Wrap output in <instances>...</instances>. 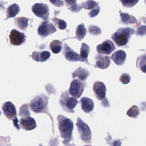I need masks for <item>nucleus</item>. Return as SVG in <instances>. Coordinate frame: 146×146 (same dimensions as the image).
I'll return each instance as SVG.
<instances>
[{
    "label": "nucleus",
    "mask_w": 146,
    "mask_h": 146,
    "mask_svg": "<svg viewBox=\"0 0 146 146\" xmlns=\"http://www.w3.org/2000/svg\"><path fill=\"white\" fill-rule=\"evenodd\" d=\"M100 8L99 7H97L96 9H94L92 10L90 13V16L92 17H94L97 15L100 11Z\"/></svg>",
    "instance_id": "obj_33"
},
{
    "label": "nucleus",
    "mask_w": 146,
    "mask_h": 146,
    "mask_svg": "<svg viewBox=\"0 0 146 146\" xmlns=\"http://www.w3.org/2000/svg\"><path fill=\"white\" fill-rule=\"evenodd\" d=\"M85 7L88 9H92L97 6V4L95 1L90 0L87 1L85 4Z\"/></svg>",
    "instance_id": "obj_27"
},
{
    "label": "nucleus",
    "mask_w": 146,
    "mask_h": 146,
    "mask_svg": "<svg viewBox=\"0 0 146 146\" xmlns=\"http://www.w3.org/2000/svg\"><path fill=\"white\" fill-rule=\"evenodd\" d=\"M65 56L68 60L76 61L80 59V55L73 51H69L66 53Z\"/></svg>",
    "instance_id": "obj_18"
},
{
    "label": "nucleus",
    "mask_w": 146,
    "mask_h": 146,
    "mask_svg": "<svg viewBox=\"0 0 146 146\" xmlns=\"http://www.w3.org/2000/svg\"><path fill=\"white\" fill-rule=\"evenodd\" d=\"M123 5L125 7H131L134 5L133 4H136L139 0H119Z\"/></svg>",
    "instance_id": "obj_25"
},
{
    "label": "nucleus",
    "mask_w": 146,
    "mask_h": 146,
    "mask_svg": "<svg viewBox=\"0 0 146 146\" xmlns=\"http://www.w3.org/2000/svg\"><path fill=\"white\" fill-rule=\"evenodd\" d=\"M102 103L103 105L105 106H109L108 102L106 99L103 100Z\"/></svg>",
    "instance_id": "obj_38"
},
{
    "label": "nucleus",
    "mask_w": 146,
    "mask_h": 146,
    "mask_svg": "<svg viewBox=\"0 0 146 146\" xmlns=\"http://www.w3.org/2000/svg\"><path fill=\"white\" fill-rule=\"evenodd\" d=\"M120 79L121 82L124 84L128 83L130 80L129 76L126 74H123L121 77Z\"/></svg>",
    "instance_id": "obj_28"
},
{
    "label": "nucleus",
    "mask_w": 146,
    "mask_h": 146,
    "mask_svg": "<svg viewBox=\"0 0 146 146\" xmlns=\"http://www.w3.org/2000/svg\"><path fill=\"white\" fill-rule=\"evenodd\" d=\"M86 32V29L82 24L78 26L76 31V35L79 39H82L84 37Z\"/></svg>",
    "instance_id": "obj_17"
},
{
    "label": "nucleus",
    "mask_w": 146,
    "mask_h": 146,
    "mask_svg": "<svg viewBox=\"0 0 146 146\" xmlns=\"http://www.w3.org/2000/svg\"><path fill=\"white\" fill-rule=\"evenodd\" d=\"M141 110L144 111L146 110V102H143L141 104Z\"/></svg>",
    "instance_id": "obj_37"
},
{
    "label": "nucleus",
    "mask_w": 146,
    "mask_h": 146,
    "mask_svg": "<svg viewBox=\"0 0 146 146\" xmlns=\"http://www.w3.org/2000/svg\"><path fill=\"white\" fill-rule=\"evenodd\" d=\"M21 125L27 130H30L35 129L36 126L35 119L29 117L24 118H23L20 120Z\"/></svg>",
    "instance_id": "obj_8"
},
{
    "label": "nucleus",
    "mask_w": 146,
    "mask_h": 146,
    "mask_svg": "<svg viewBox=\"0 0 146 146\" xmlns=\"http://www.w3.org/2000/svg\"><path fill=\"white\" fill-rule=\"evenodd\" d=\"M77 80H75L72 82L69 89V92L72 96H78V97L79 98L81 96V94L78 95L79 93V84L77 82Z\"/></svg>",
    "instance_id": "obj_16"
},
{
    "label": "nucleus",
    "mask_w": 146,
    "mask_h": 146,
    "mask_svg": "<svg viewBox=\"0 0 146 146\" xmlns=\"http://www.w3.org/2000/svg\"><path fill=\"white\" fill-rule=\"evenodd\" d=\"M121 20L123 22L127 23L130 19V16L127 14L122 13L120 14Z\"/></svg>",
    "instance_id": "obj_30"
},
{
    "label": "nucleus",
    "mask_w": 146,
    "mask_h": 146,
    "mask_svg": "<svg viewBox=\"0 0 146 146\" xmlns=\"http://www.w3.org/2000/svg\"><path fill=\"white\" fill-rule=\"evenodd\" d=\"M142 70L143 72L146 73V64L144 65L142 67Z\"/></svg>",
    "instance_id": "obj_41"
},
{
    "label": "nucleus",
    "mask_w": 146,
    "mask_h": 146,
    "mask_svg": "<svg viewBox=\"0 0 146 146\" xmlns=\"http://www.w3.org/2000/svg\"><path fill=\"white\" fill-rule=\"evenodd\" d=\"M33 12L37 17H42L47 12L46 8L40 3H36L32 7Z\"/></svg>",
    "instance_id": "obj_11"
},
{
    "label": "nucleus",
    "mask_w": 146,
    "mask_h": 146,
    "mask_svg": "<svg viewBox=\"0 0 146 146\" xmlns=\"http://www.w3.org/2000/svg\"><path fill=\"white\" fill-rule=\"evenodd\" d=\"M114 50L113 47L106 42L98 45L97 47V51L100 54H110Z\"/></svg>",
    "instance_id": "obj_9"
},
{
    "label": "nucleus",
    "mask_w": 146,
    "mask_h": 146,
    "mask_svg": "<svg viewBox=\"0 0 146 146\" xmlns=\"http://www.w3.org/2000/svg\"><path fill=\"white\" fill-rule=\"evenodd\" d=\"M139 112L138 107L136 106H134L127 111V114L129 116L135 117L138 115Z\"/></svg>",
    "instance_id": "obj_23"
},
{
    "label": "nucleus",
    "mask_w": 146,
    "mask_h": 146,
    "mask_svg": "<svg viewBox=\"0 0 146 146\" xmlns=\"http://www.w3.org/2000/svg\"><path fill=\"white\" fill-rule=\"evenodd\" d=\"M17 23L20 27L23 28L27 26L28 21L26 18L23 17L18 19Z\"/></svg>",
    "instance_id": "obj_26"
},
{
    "label": "nucleus",
    "mask_w": 146,
    "mask_h": 146,
    "mask_svg": "<svg viewBox=\"0 0 146 146\" xmlns=\"http://www.w3.org/2000/svg\"><path fill=\"white\" fill-rule=\"evenodd\" d=\"M10 37L11 43L15 45H19L24 41L25 36L23 33L13 30L11 32Z\"/></svg>",
    "instance_id": "obj_5"
},
{
    "label": "nucleus",
    "mask_w": 146,
    "mask_h": 146,
    "mask_svg": "<svg viewBox=\"0 0 146 146\" xmlns=\"http://www.w3.org/2000/svg\"><path fill=\"white\" fill-rule=\"evenodd\" d=\"M19 11V7L16 4H13L10 6L9 7L8 13L10 17H15L18 13Z\"/></svg>",
    "instance_id": "obj_21"
},
{
    "label": "nucleus",
    "mask_w": 146,
    "mask_h": 146,
    "mask_svg": "<svg viewBox=\"0 0 146 146\" xmlns=\"http://www.w3.org/2000/svg\"><path fill=\"white\" fill-rule=\"evenodd\" d=\"M82 108L84 111L88 112L93 109V103L92 100L88 98H83L81 100Z\"/></svg>",
    "instance_id": "obj_14"
},
{
    "label": "nucleus",
    "mask_w": 146,
    "mask_h": 146,
    "mask_svg": "<svg viewBox=\"0 0 146 146\" xmlns=\"http://www.w3.org/2000/svg\"><path fill=\"white\" fill-rule=\"evenodd\" d=\"M31 107L32 110L35 112H41L44 109V102L42 98L38 96L31 102Z\"/></svg>",
    "instance_id": "obj_7"
},
{
    "label": "nucleus",
    "mask_w": 146,
    "mask_h": 146,
    "mask_svg": "<svg viewBox=\"0 0 146 146\" xmlns=\"http://www.w3.org/2000/svg\"><path fill=\"white\" fill-rule=\"evenodd\" d=\"M3 109L4 113L7 116H12L16 113L15 108L11 102H7L3 105Z\"/></svg>",
    "instance_id": "obj_13"
},
{
    "label": "nucleus",
    "mask_w": 146,
    "mask_h": 146,
    "mask_svg": "<svg viewBox=\"0 0 146 146\" xmlns=\"http://www.w3.org/2000/svg\"><path fill=\"white\" fill-rule=\"evenodd\" d=\"M120 142L118 141H114L113 142V146H120Z\"/></svg>",
    "instance_id": "obj_39"
},
{
    "label": "nucleus",
    "mask_w": 146,
    "mask_h": 146,
    "mask_svg": "<svg viewBox=\"0 0 146 146\" xmlns=\"http://www.w3.org/2000/svg\"><path fill=\"white\" fill-rule=\"evenodd\" d=\"M146 33V26L142 25L137 29V33L138 35H143Z\"/></svg>",
    "instance_id": "obj_29"
},
{
    "label": "nucleus",
    "mask_w": 146,
    "mask_h": 146,
    "mask_svg": "<svg viewBox=\"0 0 146 146\" xmlns=\"http://www.w3.org/2000/svg\"><path fill=\"white\" fill-rule=\"evenodd\" d=\"M59 129L62 133L61 136L65 139L63 141L64 145H66L70 141L72 131L73 129V122L68 119L67 118L59 122Z\"/></svg>",
    "instance_id": "obj_1"
},
{
    "label": "nucleus",
    "mask_w": 146,
    "mask_h": 146,
    "mask_svg": "<svg viewBox=\"0 0 146 146\" xmlns=\"http://www.w3.org/2000/svg\"><path fill=\"white\" fill-rule=\"evenodd\" d=\"M109 58L108 56H106L102 61L97 62V65L100 68L102 69L106 68L109 66Z\"/></svg>",
    "instance_id": "obj_22"
},
{
    "label": "nucleus",
    "mask_w": 146,
    "mask_h": 146,
    "mask_svg": "<svg viewBox=\"0 0 146 146\" xmlns=\"http://www.w3.org/2000/svg\"><path fill=\"white\" fill-rule=\"evenodd\" d=\"M77 121L76 125L82 132V137L83 140L85 141L89 140L91 137V131L89 127L84 123L80 118H78Z\"/></svg>",
    "instance_id": "obj_4"
},
{
    "label": "nucleus",
    "mask_w": 146,
    "mask_h": 146,
    "mask_svg": "<svg viewBox=\"0 0 146 146\" xmlns=\"http://www.w3.org/2000/svg\"><path fill=\"white\" fill-rule=\"evenodd\" d=\"M77 103V100L72 97L67 100V106L69 109H73L75 108Z\"/></svg>",
    "instance_id": "obj_24"
},
{
    "label": "nucleus",
    "mask_w": 146,
    "mask_h": 146,
    "mask_svg": "<svg viewBox=\"0 0 146 146\" xmlns=\"http://www.w3.org/2000/svg\"><path fill=\"white\" fill-rule=\"evenodd\" d=\"M136 22L135 18L133 17L130 16V19L128 21V22L129 23H134Z\"/></svg>",
    "instance_id": "obj_36"
},
{
    "label": "nucleus",
    "mask_w": 146,
    "mask_h": 146,
    "mask_svg": "<svg viewBox=\"0 0 146 146\" xmlns=\"http://www.w3.org/2000/svg\"><path fill=\"white\" fill-rule=\"evenodd\" d=\"M90 34H98L100 33V29L97 27L91 26L90 28Z\"/></svg>",
    "instance_id": "obj_32"
},
{
    "label": "nucleus",
    "mask_w": 146,
    "mask_h": 146,
    "mask_svg": "<svg viewBox=\"0 0 146 146\" xmlns=\"http://www.w3.org/2000/svg\"><path fill=\"white\" fill-rule=\"evenodd\" d=\"M60 104L62 105H64V101L63 100H61L60 102Z\"/></svg>",
    "instance_id": "obj_42"
},
{
    "label": "nucleus",
    "mask_w": 146,
    "mask_h": 146,
    "mask_svg": "<svg viewBox=\"0 0 146 146\" xmlns=\"http://www.w3.org/2000/svg\"><path fill=\"white\" fill-rule=\"evenodd\" d=\"M57 24L59 26V28L61 30L65 29L67 26L66 23L63 20H59L57 21Z\"/></svg>",
    "instance_id": "obj_31"
},
{
    "label": "nucleus",
    "mask_w": 146,
    "mask_h": 146,
    "mask_svg": "<svg viewBox=\"0 0 146 146\" xmlns=\"http://www.w3.org/2000/svg\"><path fill=\"white\" fill-rule=\"evenodd\" d=\"M135 32V31L133 29H126L123 30L121 33H115V41L119 46L124 45L127 42L129 35H133Z\"/></svg>",
    "instance_id": "obj_2"
},
{
    "label": "nucleus",
    "mask_w": 146,
    "mask_h": 146,
    "mask_svg": "<svg viewBox=\"0 0 146 146\" xmlns=\"http://www.w3.org/2000/svg\"><path fill=\"white\" fill-rule=\"evenodd\" d=\"M14 124V126L16 127V128L19 130L20 129V127L18 124V120L17 118H16L15 119L13 120Z\"/></svg>",
    "instance_id": "obj_35"
},
{
    "label": "nucleus",
    "mask_w": 146,
    "mask_h": 146,
    "mask_svg": "<svg viewBox=\"0 0 146 146\" xmlns=\"http://www.w3.org/2000/svg\"><path fill=\"white\" fill-rule=\"evenodd\" d=\"M76 5H72V8L73 9H76Z\"/></svg>",
    "instance_id": "obj_43"
},
{
    "label": "nucleus",
    "mask_w": 146,
    "mask_h": 146,
    "mask_svg": "<svg viewBox=\"0 0 146 146\" xmlns=\"http://www.w3.org/2000/svg\"><path fill=\"white\" fill-rule=\"evenodd\" d=\"M66 1L67 2L70 4L74 3L76 1V0H66Z\"/></svg>",
    "instance_id": "obj_40"
},
{
    "label": "nucleus",
    "mask_w": 146,
    "mask_h": 146,
    "mask_svg": "<svg viewBox=\"0 0 146 146\" xmlns=\"http://www.w3.org/2000/svg\"><path fill=\"white\" fill-rule=\"evenodd\" d=\"M50 48L52 52L54 54L59 53L62 50V47L60 45L59 42L54 40L51 42Z\"/></svg>",
    "instance_id": "obj_20"
},
{
    "label": "nucleus",
    "mask_w": 146,
    "mask_h": 146,
    "mask_svg": "<svg viewBox=\"0 0 146 146\" xmlns=\"http://www.w3.org/2000/svg\"><path fill=\"white\" fill-rule=\"evenodd\" d=\"M126 56L125 52L122 50H119L114 52L111 58L116 64H121L125 59Z\"/></svg>",
    "instance_id": "obj_12"
},
{
    "label": "nucleus",
    "mask_w": 146,
    "mask_h": 146,
    "mask_svg": "<svg viewBox=\"0 0 146 146\" xmlns=\"http://www.w3.org/2000/svg\"><path fill=\"white\" fill-rule=\"evenodd\" d=\"M72 75L73 78L77 77L80 80H84L87 78L89 73L85 70L80 67L72 74Z\"/></svg>",
    "instance_id": "obj_15"
},
{
    "label": "nucleus",
    "mask_w": 146,
    "mask_h": 146,
    "mask_svg": "<svg viewBox=\"0 0 146 146\" xmlns=\"http://www.w3.org/2000/svg\"><path fill=\"white\" fill-rule=\"evenodd\" d=\"M106 88L104 84L102 82H96L93 87V90L95 92L97 98L99 100H101L105 97Z\"/></svg>",
    "instance_id": "obj_6"
},
{
    "label": "nucleus",
    "mask_w": 146,
    "mask_h": 146,
    "mask_svg": "<svg viewBox=\"0 0 146 146\" xmlns=\"http://www.w3.org/2000/svg\"><path fill=\"white\" fill-rule=\"evenodd\" d=\"M89 48L85 43H82L80 48V57L83 59H86L88 56Z\"/></svg>",
    "instance_id": "obj_19"
},
{
    "label": "nucleus",
    "mask_w": 146,
    "mask_h": 146,
    "mask_svg": "<svg viewBox=\"0 0 146 146\" xmlns=\"http://www.w3.org/2000/svg\"><path fill=\"white\" fill-rule=\"evenodd\" d=\"M51 54L47 51H44L41 53L33 52L32 55L33 59L37 62H44L46 61L50 57Z\"/></svg>",
    "instance_id": "obj_10"
},
{
    "label": "nucleus",
    "mask_w": 146,
    "mask_h": 146,
    "mask_svg": "<svg viewBox=\"0 0 146 146\" xmlns=\"http://www.w3.org/2000/svg\"><path fill=\"white\" fill-rule=\"evenodd\" d=\"M56 31L55 26L52 24L48 23L47 21L42 23L38 29V33L40 36L46 37Z\"/></svg>",
    "instance_id": "obj_3"
},
{
    "label": "nucleus",
    "mask_w": 146,
    "mask_h": 146,
    "mask_svg": "<svg viewBox=\"0 0 146 146\" xmlns=\"http://www.w3.org/2000/svg\"><path fill=\"white\" fill-rule=\"evenodd\" d=\"M52 3L55 4L57 6H60L62 5L63 2L60 0H49Z\"/></svg>",
    "instance_id": "obj_34"
},
{
    "label": "nucleus",
    "mask_w": 146,
    "mask_h": 146,
    "mask_svg": "<svg viewBox=\"0 0 146 146\" xmlns=\"http://www.w3.org/2000/svg\"><path fill=\"white\" fill-rule=\"evenodd\" d=\"M24 107H22L21 108V110H23V108H24Z\"/></svg>",
    "instance_id": "obj_44"
}]
</instances>
